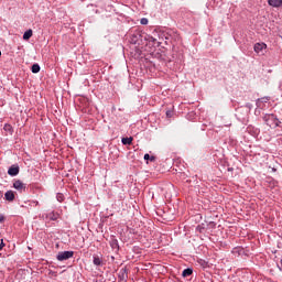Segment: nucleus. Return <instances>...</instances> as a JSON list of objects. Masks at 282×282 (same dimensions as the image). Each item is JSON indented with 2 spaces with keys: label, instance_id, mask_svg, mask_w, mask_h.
<instances>
[{
  "label": "nucleus",
  "instance_id": "f257e3e1",
  "mask_svg": "<svg viewBox=\"0 0 282 282\" xmlns=\"http://www.w3.org/2000/svg\"><path fill=\"white\" fill-rule=\"evenodd\" d=\"M74 257V251H61L57 253V261H67V259H72Z\"/></svg>",
  "mask_w": 282,
  "mask_h": 282
},
{
  "label": "nucleus",
  "instance_id": "4468645a",
  "mask_svg": "<svg viewBox=\"0 0 282 282\" xmlns=\"http://www.w3.org/2000/svg\"><path fill=\"white\" fill-rule=\"evenodd\" d=\"M3 248H6V243H3V239H2L0 243V250H3Z\"/></svg>",
  "mask_w": 282,
  "mask_h": 282
},
{
  "label": "nucleus",
  "instance_id": "423d86ee",
  "mask_svg": "<svg viewBox=\"0 0 282 282\" xmlns=\"http://www.w3.org/2000/svg\"><path fill=\"white\" fill-rule=\"evenodd\" d=\"M269 6L272 8H281L282 0H268Z\"/></svg>",
  "mask_w": 282,
  "mask_h": 282
},
{
  "label": "nucleus",
  "instance_id": "aec40b11",
  "mask_svg": "<svg viewBox=\"0 0 282 282\" xmlns=\"http://www.w3.org/2000/svg\"><path fill=\"white\" fill-rule=\"evenodd\" d=\"M0 56H1V51H0Z\"/></svg>",
  "mask_w": 282,
  "mask_h": 282
},
{
  "label": "nucleus",
  "instance_id": "ddd939ff",
  "mask_svg": "<svg viewBox=\"0 0 282 282\" xmlns=\"http://www.w3.org/2000/svg\"><path fill=\"white\" fill-rule=\"evenodd\" d=\"M140 23H141V25H149V19L142 18Z\"/></svg>",
  "mask_w": 282,
  "mask_h": 282
},
{
  "label": "nucleus",
  "instance_id": "9b49d317",
  "mask_svg": "<svg viewBox=\"0 0 282 282\" xmlns=\"http://www.w3.org/2000/svg\"><path fill=\"white\" fill-rule=\"evenodd\" d=\"M191 274H193V269L188 268L183 271L182 276L186 278L191 276Z\"/></svg>",
  "mask_w": 282,
  "mask_h": 282
},
{
  "label": "nucleus",
  "instance_id": "f03ea898",
  "mask_svg": "<svg viewBox=\"0 0 282 282\" xmlns=\"http://www.w3.org/2000/svg\"><path fill=\"white\" fill-rule=\"evenodd\" d=\"M13 188H15V191H19V193H25V185L23 182H21V180H17L13 182Z\"/></svg>",
  "mask_w": 282,
  "mask_h": 282
},
{
  "label": "nucleus",
  "instance_id": "2eb2a0df",
  "mask_svg": "<svg viewBox=\"0 0 282 282\" xmlns=\"http://www.w3.org/2000/svg\"><path fill=\"white\" fill-rule=\"evenodd\" d=\"M4 129H6L7 131H10V129H12V126L6 124V126H4Z\"/></svg>",
  "mask_w": 282,
  "mask_h": 282
},
{
  "label": "nucleus",
  "instance_id": "20e7f679",
  "mask_svg": "<svg viewBox=\"0 0 282 282\" xmlns=\"http://www.w3.org/2000/svg\"><path fill=\"white\" fill-rule=\"evenodd\" d=\"M267 45L265 43H257L253 47L254 52L257 54H261V52H263V50H265Z\"/></svg>",
  "mask_w": 282,
  "mask_h": 282
},
{
  "label": "nucleus",
  "instance_id": "dca6fc26",
  "mask_svg": "<svg viewBox=\"0 0 282 282\" xmlns=\"http://www.w3.org/2000/svg\"><path fill=\"white\" fill-rule=\"evenodd\" d=\"M158 40L155 37H150V42L155 43Z\"/></svg>",
  "mask_w": 282,
  "mask_h": 282
},
{
  "label": "nucleus",
  "instance_id": "7ed1b4c3",
  "mask_svg": "<svg viewBox=\"0 0 282 282\" xmlns=\"http://www.w3.org/2000/svg\"><path fill=\"white\" fill-rule=\"evenodd\" d=\"M19 165H11L8 170V175H10L11 177H17V175H19Z\"/></svg>",
  "mask_w": 282,
  "mask_h": 282
},
{
  "label": "nucleus",
  "instance_id": "6ab92c4d",
  "mask_svg": "<svg viewBox=\"0 0 282 282\" xmlns=\"http://www.w3.org/2000/svg\"><path fill=\"white\" fill-rule=\"evenodd\" d=\"M52 219H53V220H54V219H56V218H55V216H53V218H52Z\"/></svg>",
  "mask_w": 282,
  "mask_h": 282
},
{
  "label": "nucleus",
  "instance_id": "9d476101",
  "mask_svg": "<svg viewBox=\"0 0 282 282\" xmlns=\"http://www.w3.org/2000/svg\"><path fill=\"white\" fill-rule=\"evenodd\" d=\"M122 144L127 145V144H132L133 143V138H122L121 139Z\"/></svg>",
  "mask_w": 282,
  "mask_h": 282
},
{
  "label": "nucleus",
  "instance_id": "1a4fd4ad",
  "mask_svg": "<svg viewBox=\"0 0 282 282\" xmlns=\"http://www.w3.org/2000/svg\"><path fill=\"white\" fill-rule=\"evenodd\" d=\"M31 70L33 74H39V72H41V66L39 64H33Z\"/></svg>",
  "mask_w": 282,
  "mask_h": 282
},
{
  "label": "nucleus",
  "instance_id": "a211bd4d",
  "mask_svg": "<svg viewBox=\"0 0 282 282\" xmlns=\"http://www.w3.org/2000/svg\"><path fill=\"white\" fill-rule=\"evenodd\" d=\"M52 219H53V220H54V219H56V218H55V216H53V218H52Z\"/></svg>",
  "mask_w": 282,
  "mask_h": 282
},
{
  "label": "nucleus",
  "instance_id": "0eeeda50",
  "mask_svg": "<svg viewBox=\"0 0 282 282\" xmlns=\"http://www.w3.org/2000/svg\"><path fill=\"white\" fill-rule=\"evenodd\" d=\"M93 263L99 268L102 267V258L99 256H93Z\"/></svg>",
  "mask_w": 282,
  "mask_h": 282
},
{
  "label": "nucleus",
  "instance_id": "f8f14e48",
  "mask_svg": "<svg viewBox=\"0 0 282 282\" xmlns=\"http://www.w3.org/2000/svg\"><path fill=\"white\" fill-rule=\"evenodd\" d=\"M144 160L150 161V162H155V156H151L149 154H144Z\"/></svg>",
  "mask_w": 282,
  "mask_h": 282
},
{
  "label": "nucleus",
  "instance_id": "6e6552de",
  "mask_svg": "<svg viewBox=\"0 0 282 282\" xmlns=\"http://www.w3.org/2000/svg\"><path fill=\"white\" fill-rule=\"evenodd\" d=\"M30 39H32V30H28L23 34V40L24 41H30Z\"/></svg>",
  "mask_w": 282,
  "mask_h": 282
},
{
  "label": "nucleus",
  "instance_id": "f3484780",
  "mask_svg": "<svg viewBox=\"0 0 282 282\" xmlns=\"http://www.w3.org/2000/svg\"><path fill=\"white\" fill-rule=\"evenodd\" d=\"M0 221H3V217H0Z\"/></svg>",
  "mask_w": 282,
  "mask_h": 282
},
{
  "label": "nucleus",
  "instance_id": "412c9836",
  "mask_svg": "<svg viewBox=\"0 0 282 282\" xmlns=\"http://www.w3.org/2000/svg\"><path fill=\"white\" fill-rule=\"evenodd\" d=\"M281 263H282V260H281Z\"/></svg>",
  "mask_w": 282,
  "mask_h": 282
},
{
  "label": "nucleus",
  "instance_id": "39448f33",
  "mask_svg": "<svg viewBox=\"0 0 282 282\" xmlns=\"http://www.w3.org/2000/svg\"><path fill=\"white\" fill-rule=\"evenodd\" d=\"M14 192L13 191H7L4 194V199L7 202H14Z\"/></svg>",
  "mask_w": 282,
  "mask_h": 282
}]
</instances>
